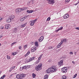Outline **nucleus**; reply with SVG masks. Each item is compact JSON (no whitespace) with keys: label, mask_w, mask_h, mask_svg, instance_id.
Masks as SVG:
<instances>
[{"label":"nucleus","mask_w":79,"mask_h":79,"mask_svg":"<svg viewBox=\"0 0 79 79\" xmlns=\"http://www.w3.org/2000/svg\"><path fill=\"white\" fill-rule=\"evenodd\" d=\"M42 64L41 63H40L39 64L35 66V69L37 71H40V70L42 69Z\"/></svg>","instance_id":"obj_1"},{"label":"nucleus","mask_w":79,"mask_h":79,"mask_svg":"<svg viewBox=\"0 0 79 79\" xmlns=\"http://www.w3.org/2000/svg\"><path fill=\"white\" fill-rule=\"evenodd\" d=\"M50 68L51 71V73H54L56 71V67L55 66H53Z\"/></svg>","instance_id":"obj_2"},{"label":"nucleus","mask_w":79,"mask_h":79,"mask_svg":"<svg viewBox=\"0 0 79 79\" xmlns=\"http://www.w3.org/2000/svg\"><path fill=\"white\" fill-rule=\"evenodd\" d=\"M68 71V69L67 68L63 67L62 69V72L63 73H66Z\"/></svg>","instance_id":"obj_3"},{"label":"nucleus","mask_w":79,"mask_h":79,"mask_svg":"<svg viewBox=\"0 0 79 79\" xmlns=\"http://www.w3.org/2000/svg\"><path fill=\"white\" fill-rule=\"evenodd\" d=\"M21 11H22L21 9H19V8L16 9L15 10V13L16 14H19Z\"/></svg>","instance_id":"obj_4"},{"label":"nucleus","mask_w":79,"mask_h":79,"mask_svg":"<svg viewBox=\"0 0 79 79\" xmlns=\"http://www.w3.org/2000/svg\"><path fill=\"white\" fill-rule=\"evenodd\" d=\"M63 60H61L60 62L58 63V65L60 66H63Z\"/></svg>","instance_id":"obj_5"},{"label":"nucleus","mask_w":79,"mask_h":79,"mask_svg":"<svg viewBox=\"0 0 79 79\" xmlns=\"http://www.w3.org/2000/svg\"><path fill=\"white\" fill-rule=\"evenodd\" d=\"M68 18H69V15L68 14H65L64 16V19H67Z\"/></svg>","instance_id":"obj_6"},{"label":"nucleus","mask_w":79,"mask_h":79,"mask_svg":"<svg viewBox=\"0 0 79 79\" xmlns=\"http://www.w3.org/2000/svg\"><path fill=\"white\" fill-rule=\"evenodd\" d=\"M36 48L35 47H33L31 49V52H34L35 50H36Z\"/></svg>","instance_id":"obj_7"},{"label":"nucleus","mask_w":79,"mask_h":79,"mask_svg":"<svg viewBox=\"0 0 79 79\" xmlns=\"http://www.w3.org/2000/svg\"><path fill=\"white\" fill-rule=\"evenodd\" d=\"M46 72L48 74L50 73H52V71L50 69V68H49L47 70H46Z\"/></svg>","instance_id":"obj_8"},{"label":"nucleus","mask_w":79,"mask_h":79,"mask_svg":"<svg viewBox=\"0 0 79 79\" xmlns=\"http://www.w3.org/2000/svg\"><path fill=\"white\" fill-rule=\"evenodd\" d=\"M35 58V57H32L31 58L29 59V60L28 61V62H30V61H32V60H34V59Z\"/></svg>","instance_id":"obj_9"},{"label":"nucleus","mask_w":79,"mask_h":79,"mask_svg":"<svg viewBox=\"0 0 79 79\" xmlns=\"http://www.w3.org/2000/svg\"><path fill=\"white\" fill-rule=\"evenodd\" d=\"M48 3L49 4H53L55 3V1L53 0L50 1L48 2Z\"/></svg>","instance_id":"obj_10"},{"label":"nucleus","mask_w":79,"mask_h":79,"mask_svg":"<svg viewBox=\"0 0 79 79\" xmlns=\"http://www.w3.org/2000/svg\"><path fill=\"white\" fill-rule=\"evenodd\" d=\"M44 36H41L39 40L40 42H42V41L44 40Z\"/></svg>","instance_id":"obj_11"},{"label":"nucleus","mask_w":79,"mask_h":79,"mask_svg":"<svg viewBox=\"0 0 79 79\" xmlns=\"http://www.w3.org/2000/svg\"><path fill=\"white\" fill-rule=\"evenodd\" d=\"M10 27V25L9 24H6L5 25V28L6 29H9Z\"/></svg>","instance_id":"obj_12"},{"label":"nucleus","mask_w":79,"mask_h":79,"mask_svg":"<svg viewBox=\"0 0 79 79\" xmlns=\"http://www.w3.org/2000/svg\"><path fill=\"white\" fill-rule=\"evenodd\" d=\"M15 66H13L12 67H11L10 68V69L9 70V72H10L11 71H12V69H15Z\"/></svg>","instance_id":"obj_13"},{"label":"nucleus","mask_w":79,"mask_h":79,"mask_svg":"<svg viewBox=\"0 0 79 79\" xmlns=\"http://www.w3.org/2000/svg\"><path fill=\"white\" fill-rule=\"evenodd\" d=\"M20 77H21V79H23V77H26V74H22L20 75Z\"/></svg>","instance_id":"obj_14"},{"label":"nucleus","mask_w":79,"mask_h":79,"mask_svg":"<svg viewBox=\"0 0 79 79\" xmlns=\"http://www.w3.org/2000/svg\"><path fill=\"white\" fill-rule=\"evenodd\" d=\"M27 24V23H26L25 24H22L21 26V28H23V27H24L26 26V25Z\"/></svg>","instance_id":"obj_15"},{"label":"nucleus","mask_w":79,"mask_h":79,"mask_svg":"<svg viewBox=\"0 0 79 79\" xmlns=\"http://www.w3.org/2000/svg\"><path fill=\"white\" fill-rule=\"evenodd\" d=\"M15 16L14 15H11V16H10L9 17V18L10 19H11H11H14V18H15Z\"/></svg>","instance_id":"obj_16"},{"label":"nucleus","mask_w":79,"mask_h":79,"mask_svg":"<svg viewBox=\"0 0 79 79\" xmlns=\"http://www.w3.org/2000/svg\"><path fill=\"white\" fill-rule=\"evenodd\" d=\"M16 78H17V79H21V75H16Z\"/></svg>","instance_id":"obj_17"},{"label":"nucleus","mask_w":79,"mask_h":79,"mask_svg":"<svg viewBox=\"0 0 79 79\" xmlns=\"http://www.w3.org/2000/svg\"><path fill=\"white\" fill-rule=\"evenodd\" d=\"M27 7H24L21 8V10L22 11H24V10H27Z\"/></svg>","instance_id":"obj_18"},{"label":"nucleus","mask_w":79,"mask_h":79,"mask_svg":"<svg viewBox=\"0 0 79 79\" xmlns=\"http://www.w3.org/2000/svg\"><path fill=\"white\" fill-rule=\"evenodd\" d=\"M27 11L28 13H32L33 12V10H27Z\"/></svg>","instance_id":"obj_19"},{"label":"nucleus","mask_w":79,"mask_h":79,"mask_svg":"<svg viewBox=\"0 0 79 79\" xmlns=\"http://www.w3.org/2000/svg\"><path fill=\"white\" fill-rule=\"evenodd\" d=\"M11 20L9 18H8L6 20L7 22L9 23H10L11 22Z\"/></svg>","instance_id":"obj_20"},{"label":"nucleus","mask_w":79,"mask_h":79,"mask_svg":"<svg viewBox=\"0 0 79 79\" xmlns=\"http://www.w3.org/2000/svg\"><path fill=\"white\" fill-rule=\"evenodd\" d=\"M31 23L30 24V26H34V24L35 22L33 21H31Z\"/></svg>","instance_id":"obj_21"},{"label":"nucleus","mask_w":79,"mask_h":79,"mask_svg":"<svg viewBox=\"0 0 79 79\" xmlns=\"http://www.w3.org/2000/svg\"><path fill=\"white\" fill-rule=\"evenodd\" d=\"M67 40L66 39H63L62 41L61 40V42H62V43H63V42H66Z\"/></svg>","instance_id":"obj_22"},{"label":"nucleus","mask_w":79,"mask_h":79,"mask_svg":"<svg viewBox=\"0 0 79 79\" xmlns=\"http://www.w3.org/2000/svg\"><path fill=\"white\" fill-rule=\"evenodd\" d=\"M48 76L47 75H45L44 77V79H48Z\"/></svg>","instance_id":"obj_23"},{"label":"nucleus","mask_w":79,"mask_h":79,"mask_svg":"<svg viewBox=\"0 0 79 79\" xmlns=\"http://www.w3.org/2000/svg\"><path fill=\"white\" fill-rule=\"evenodd\" d=\"M29 53H30V51H28L27 53L25 55V57H26L27 56H28V55H29Z\"/></svg>","instance_id":"obj_24"},{"label":"nucleus","mask_w":79,"mask_h":79,"mask_svg":"<svg viewBox=\"0 0 79 79\" xmlns=\"http://www.w3.org/2000/svg\"><path fill=\"white\" fill-rule=\"evenodd\" d=\"M25 18H26L25 17H23V18H22L20 19V21H21V22H22V21H24V19H25Z\"/></svg>","instance_id":"obj_25"},{"label":"nucleus","mask_w":79,"mask_h":79,"mask_svg":"<svg viewBox=\"0 0 79 79\" xmlns=\"http://www.w3.org/2000/svg\"><path fill=\"white\" fill-rule=\"evenodd\" d=\"M67 77L65 76H63L62 77V79H66Z\"/></svg>","instance_id":"obj_26"},{"label":"nucleus","mask_w":79,"mask_h":79,"mask_svg":"<svg viewBox=\"0 0 79 79\" xmlns=\"http://www.w3.org/2000/svg\"><path fill=\"white\" fill-rule=\"evenodd\" d=\"M43 56V54L41 55L40 57L38 58V60H40V59H41V58H42V57Z\"/></svg>","instance_id":"obj_27"},{"label":"nucleus","mask_w":79,"mask_h":79,"mask_svg":"<svg viewBox=\"0 0 79 79\" xmlns=\"http://www.w3.org/2000/svg\"><path fill=\"white\" fill-rule=\"evenodd\" d=\"M35 45L36 46V47H38V42H36L35 43Z\"/></svg>","instance_id":"obj_28"},{"label":"nucleus","mask_w":79,"mask_h":79,"mask_svg":"<svg viewBox=\"0 0 79 79\" xmlns=\"http://www.w3.org/2000/svg\"><path fill=\"white\" fill-rule=\"evenodd\" d=\"M39 63V60H38L36 62H35L34 64H38Z\"/></svg>","instance_id":"obj_29"},{"label":"nucleus","mask_w":79,"mask_h":79,"mask_svg":"<svg viewBox=\"0 0 79 79\" xmlns=\"http://www.w3.org/2000/svg\"><path fill=\"white\" fill-rule=\"evenodd\" d=\"M27 68V66H23L22 68L23 69H26Z\"/></svg>","instance_id":"obj_30"},{"label":"nucleus","mask_w":79,"mask_h":79,"mask_svg":"<svg viewBox=\"0 0 79 79\" xmlns=\"http://www.w3.org/2000/svg\"><path fill=\"white\" fill-rule=\"evenodd\" d=\"M35 76H36V75L34 73L32 74V77L33 78H35Z\"/></svg>","instance_id":"obj_31"},{"label":"nucleus","mask_w":79,"mask_h":79,"mask_svg":"<svg viewBox=\"0 0 79 79\" xmlns=\"http://www.w3.org/2000/svg\"><path fill=\"white\" fill-rule=\"evenodd\" d=\"M62 43H60L58 44V46L57 47V48H59V47H59L60 46V45H61V44H62Z\"/></svg>","instance_id":"obj_32"},{"label":"nucleus","mask_w":79,"mask_h":79,"mask_svg":"<svg viewBox=\"0 0 79 79\" xmlns=\"http://www.w3.org/2000/svg\"><path fill=\"white\" fill-rule=\"evenodd\" d=\"M16 54H17V52H14L13 53H12V55L13 56H15V55H16Z\"/></svg>","instance_id":"obj_33"},{"label":"nucleus","mask_w":79,"mask_h":79,"mask_svg":"<svg viewBox=\"0 0 79 79\" xmlns=\"http://www.w3.org/2000/svg\"><path fill=\"white\" fill-rule=\"evenodd\" d=\"M17 31H18V30L16 28H15V29H14V32H17Z\"/></svg>","instance_id":"obj_34"},{"label":"nucleus","mask_w":79,"mask_h":79,"mask_svg":"<svg viewBox=\"0 0 79 79\" xmlns=\"http://www.w3.org/2000/svg\"><path fill=\"white\" fill-rule=\"evenodd\" d=\"M7 56V58L8 60H9V59H10V56Z\"/></svg>","instance_id":"obj_35"},{"label":"nucleus","mask_w":79,"mask_h":79,"mask_svg":"<svg viewBox=\"0 0 79 79\" xmlns=\"http://www.w3.org/2000/svg\"><path fill=\"white\" fill-rule=\"evenodd\" d=\"M16 44V42L13 43L11 44V46H12L13 45H14V44Z\"/></svg>","instance_id":"obj_36"},{"label":"nucleus","mask_w":79,"mask_h":79,"mask_svg":"<svg viewBox=\"0 0 79 79\" xmlns=\"http://www.w3.org/2000/svg\"><path fill=\"white\" fill-rule=\"evenodd\" d=\"M50 17H48L47 19V21H49L50 20Z\"/></svg>","instance_id":"obj_37"},{"label":"nucleus","mask_w":79,"mask_h":79,"mask_svg":"<svg viewBox=\"0 0 79 79\" xmlns=\"http://www.w3.org/2000/svg\"><path fill=\"white\" fill-rule=\"evenodd\" d=\"M24 50H25V49H26V48H27V45H25V46H24Z\"/></svg>","instance_id":"obj_38"},{"label":"nucleus","mask_w":79,"mask_h":79,"mask_svg":"<svg viewBox=\"0 0 79 79\" xmlns=\"http://www.w3.org/2000/svg\"><path fill=\"white\" fill-rule=\"evenodd\" d=\"M70 1V0H65L66 2H67V3H68L69 1Z\"/></svg>","instance_id":"obj_39"},{"label":"nucleus","mask_w":79,"mask_h":79,"mask_svg":"<svg viewBox=\"0 0 79 79\" xmlns=\"http://www.w3.org/2000/svg\"><path fill=\"white\" fill-rule=\"evenodd\" d=\"M76 76H77V74H75V75L74 76V77H73V78H75V77H76Z\"/></svg>","instance_id":"obj_40"},{"label":"nucleus","mask_w":79,"mask_h":79,"mask_svg":"<svg viewBox=\"0 0 79 79\" xmlns=\"http://www.w3.org/2000/svg\"><path fill=\"white\" fill-rule=\"evenodd\" d=\"M52 48H52V47L50 46L49 47V49L52 50Z\"/></svg>","instance_id":"obj_41"},{"label":"nucleus","mask_w":79,"mask_h":79,"mask_svg":"<svg viewBox=\"0 0 79 79\" xmlns=\"http://www.w3.org/2000/svg\"><path fill=\"white\" fill-rule=\"evenodd\" d=\"M60 31L59 29H58L56 31V32H58V31Z\"/></svg>","instance_id":"obj_42"},{"label":"nucleus","mask_w":79,"mask_h":79,"mask_svg":"<svg viewBox=\"0 0 79 79\" xmlns=\"http://www.w3.org/2000/svg\"><path fill=\"white\" fill-rule=\"evenodd\" d=\"M4 27L3 26H2L0 28L1 29H3Z\"/></svg>","instance_id":"obj_43"},{"label":"nucleus","mask_w":79,"mask_h":79,"mask_svg":"<svg viewBox=\"0 0 79 79\" xmlns=\"http://www.w3.org/2000/svg\"><path fill=\"white\" fill-rule=\"evenodd\" d=\"M63 27H61V28H59V29L60 30H62V29H63Z\"/></svg>","instance_id":"obj_44"},{"label":"nucleus","mask_w":79,"mask_h":79,"mask_svg":"<svg viewBox=\"0 0 79 79\" xmlns=\"http://www.w3.org/2000/svg\"><path fill=\"white\" fill-rule=\"evenodd\" d=\"M75 29H78V30H79V27H76L75 28Z\"/></svg>","instance_id":"obj_45"},{"label":"nucleus","mask_w":79,"mask_h":79,"mask_svg":"<svg viewBox=\"0 0 79 79\" xmlns=\"http://www.w3.org/2000/svg\"><path fill=\"white\" fill-rule=\"evenodd\" d=\"M19 50H21V46H19Z\"/></svg>","instance_id":"obj_46"},{"label":"nucleus","mask_w":79,"mask_h":79,"mask_svg":"<svg viewBox=\"0 0 79 79\" xmlns=\"http://www.w3.org/2000/svg\"><path fill=\"white\" fill-rule=\"evenodd\" d=\"M52 61V60L50 59L49 60H48V62H51Z\"/></svg>","instance_id":"obj_47"},{"label":"nucleus","mask_w":79,"mask_h":79,"mask_svg":"<svg viewBox=\"0 0 79 79\" xmlns=\"http://www.w3.org/2000/svg\"><path fill=\"white\" fill-rule=\"evenodd\" d=\"M69 54H70V55H73V52H69Z\"/></svg>","instance_id":"obj_48"},{"label":"nucleus","mask_w":79,"mask_h":79,"mask_svg":"<svg viewBox=\"0 0 79 79\" xmlns=\"http://www.w3.org/2000/svg\"><path fill=\"white\" fill-rule=\"evenodd\" d=\"M33 21H34V23H35V21H36V19L33 20Z\"/></svg>","instance_id":"obj_49"},{"label":"nucleus","mask_w":79,"mask_h":79,"mask_svg":"<svg viewBox=\"0 0 79 79\" xmlns=\"http://www.w3.org/2000/svg\"><path fill=\"white\" fill-rule=\"evenodd\" d=\"M2 18H0V22H1V21H2Z\"/></svg>","instance_id":"obj_50"},{"label":"nucleus","mask_w":79,"mask_h":79,"mask_svg":"<svg viewBox=\"0 0 79 79\" xmlns=\"http://www.w3.org/2000/svg\"><path fill=\"white\" fill-rule=\"evenodd\" d=\"M12 76H13V74H11V75H10V76H9V77H12Z\"/></svg>","instance_id":"obj_51"},{"label":"nucleus","mask_w":79,"mask_h":79,"mask_svg":"<svg viewBox=\"0 0 79 79\" xmlns=\"http://www.w3.org/2000/svg\"><path fill=\"white\" fill-rule=\"evenodd\" d=\"M6 76V75H4L3 76V77H2L3 78V77H5Z\"/></svg>","instance_id":"obj_52"},{"label":"nucleus","mask_w":79,"mask_h":79,"mask_svg":"<svg viewBox=\"0 0 79 79\" xmlns=\"http://www.w3.org/2000/svg\"><path fill=\"white\" fill-rule=\"evenodd\" d=\"M2 37H3L2 35H0V38H2Z\"/></svg>","instance_id":"obj_53"},{"label":"nucleus","mask_w":79,"mask_h":79,"mask_svg":"<svg viewBox=\"0 0 79 79\" xmlns=\"http://www.w3.org/2000/svg\"><path fill=\"white\" fill-rule=\"evenodd\" d=\"M72 63H73V64H75V62H74L73 61H72Z\"/></svg>","instance_id":"obj_54"},{"label":"nucleus","mask_w":79,"mask_h":79,"mask_svg":"<svg viewBox=\"0 0 79 79\" xmlns=\"http://www.w3.org/2000/svg\"><path fill=\"white\" fill-rule=\"evenodd\" d=\"M1 79H3V77H1Z\"/></svg>","instance_id":"obj_55"},{"label":"nucleus","mask_w":79,"mask_h":79,"mask_svg":"<svg viewBox=\"0 0 79 79\" xmlns=\"http://www.w3.org/2000/svg\"><path fill=\"white\" fill-rule=\"evenodd\" d=\"M77 45H79V42L78 43H77Z\"/></svg>","instance_id":"obj_56"},{"label":"nucleus","mask_w":79,"mask_h":79,"mask_svg":"<svg viewBox=\"0 0 79 79\" xmlns=\"http://www.w3.org/2000/svg\"><path fill=\"white\" fill-rule=\"evenodd\" d=\"M47 1H48V2H50V0H47Z\"/></svg>","instance_id":"obj_57"},{"label":"nucleus","mask_w":79,"mask_h":79,"mask_svg":"<svg viewBox=\"0 0 79 79\" xmlns=\"http://www.w3.org/2000/svg\"><path fill=\"white\" fill-rule=\"evenodd\" d=\"M77 4H78V3H76V4L75 5H77Z\"/></svg>","instance_id":"obj_58"},{"label":"nucleus","mask_w":79,"mask_h":79,"mask_svg":"<svg viewBox=\"0 0 79 79\" xmlns=\"http://www.w3.org/2000/svg\"><path fill=\"white\" fill-rule=\"evenodd\" d=\"M75 53V55H76V52Z\"/></svg>","instance_id":"obj_59"},{"label":"nucleus","mask_w":79,"mask_h":79,"mask_svg":"<svg viewBox=\"0 0 79 79\" xmlns=\"http://www.w3.org/2000/svg\"><path fill=\"white\" fill-rule=\"evenodd\" d=\"M79 3V1H78V3Z\"/></svg>","instance_id":"obj_60"},{"label":"nucleus","mask_w":79,"mask_h":79,"mask_svg":"<svg viewBox=\"0 0 79 79\" xmlns=\"http://www.w3.org/2000/svg\"><path fill=\"white\" fill-rule=\"evenodd\" d=\"M1 45V44H0V46Z\"/></svg>","instance_id":"obj_61"},{"label":"nucleus","mask_w":79,"mask_h":79,"mask_svg":"<svg viewBox=\"0 0 79 79\" xmlns=\"http://www.w3.org/2000/svg\"><path fill=\"white\" fill-rule=\"evenodd\" d=\"M1 9V7H0V10Z\"/></svg>","instance_id":"obj_62"},{"label":"nucleus","mask_w":79,"mask_h":79,"mask_svg":"<svg viewBox=\"0 0 79 79\" xmlns=\"http://www.w3.org/2000/svg\"><path fill=\"white\" fill-rule=\"evenodd\" d=\"M27 61H28V60H27Z\"/></svg>","instance_id":"obj_63"}]
</instances>
